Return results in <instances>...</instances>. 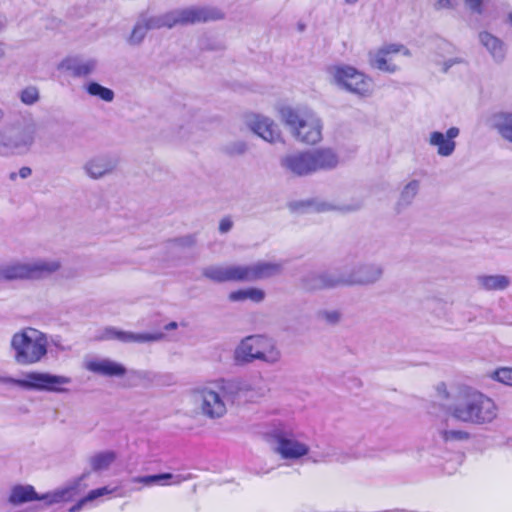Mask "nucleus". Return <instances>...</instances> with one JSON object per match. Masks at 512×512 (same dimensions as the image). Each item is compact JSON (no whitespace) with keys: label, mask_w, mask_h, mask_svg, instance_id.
<instances>
[{"label":"nucleus","mask_w":512,"mask_h":512,"mask_svg":"<svg viewBox=\"0 0 512 512\" xmlns=\"http://www.w3.org/2000/svg\"><path fill=\"white\" fill-rule=\"evenodd\" d=\"M248 389L242 381L223 378L197 383L187 391V414L195 419L219 421L227 416Z\"/></svg>","instance_id":"nucleus-1"},{"label":"nucleus","mask_w":512,"mask_h":512,"mask_svg":"<svg viewBox=\"0 0 512 512\" xmlns=\"http://www.w3.org/2000/svg\"><path fill=\"white\" fill-rule=\"evenodd\" d=\"M447 411L459 422L478 426L490 425L499 416V407L496 402L472 388L460 389Z\"/></svg>","instance_id":"nucleus-2"},{"label":"nucleus","mask_w":512,"mask_h":512,"mask_svg":"<svg viewBox=\"0 0 512 512\" xmlns=\"http://www.w3.org/2000/svg\"><path fill=\"white\" fill-rule=\"evenodd\" d=\"M277 113L281 123L297 142L315 145L322 140L323 121L313 109L281 105Z\"/></svg>","instance_id":"nucleus-3"},{"label":"nucleus","mask_w":512,"mask_h":512,"mask_svg":"<svg viewBox=\"0 0 512 512\" xmlns=\"http://www.w3.org/2000/svg\"><path fill=\"white\" fill-rule=\"evenodd\" d=\"M49 336L45 332L26 326L14 332L9 340V352L14 363L21 367L44 362L49 353Z\"/></svg>","instance_id":"nucleus-4"},{"label":"nucleus","mask_w":512,"mask_h":512,"mask_svg":"<svg viewBox=\"0 0 512 512\" xmlns=\"http://www.w3.org/2000/svg\"><path fill=\"white\" fill-rule=\"evenodd\" d=\"M61 267L58 259L13 260L0 264V282L39 281L57 273Z\"/></svg>","instance_id":"nucleus-5"},{"label":"nucleus","mask_w":512,"mask_h":512,"mask_svg":"<svg viewBox=\"0 0 512 512\" xmlns=\"http://www.w3.org/2000/svg\"><path fill=\"white\" fill-rule=\"evenodd\" d=\"M72 382L71 378L64 375L52 374L42 371H29L24 373L23 378L17 379L11 376H0V384L13 385L24 390L66 393L64 387Z\"/></svg>","instance_id":"nucleus-6"},{"label":"nucleus","mask_w":512,"mask_h":512,"mask_svg":"<svg viewBox=\"0 0 512 512\" xmlns=\"http://www.w3.org/2000/svg\"><path fill=\"white\" fill-rule=\"evenodd\" d=\"M327 73L331 83L349 93L362 98L370 97L373 94L372 78L351 65H332L328 67Z\"/></svg>","instance_id":"nucleus-7"},{"label":"nucleus","mask_w":512,"mask_h":512,"mask_svg":"<svg viewBox=\"0 0 512 512\" xmlns=\"http://www.w3.org/2000/svg\"><path fill=\"white\" fill-rule=\"evenodd\" d=\"M36 134L34 124L13 126L0 132V155L12 156L27 153L32 147Z\"/></svg>","instance_id":"nucleus-8"},{"label":"nucleus","mask_w":512,"mask_h":512,"mask_svg":"<svg viewBox=\"0 0 512 512\" xmlns=\"http://www.w3.org/2000/svg\"><path fill=\"white\" fill-rule=\"evenodd\" d=\"M243 121L249 130L264 141L270 144L284 143L282 132L272 118L258 113H248Z\"/></svg>","instance_id":"nucleus-9"},{"label":"nucleus","mask_w":512,"mask_h":512,"mask_svg":"<svg viewBox=\"0 0 512 512\" xmlns=\"http://www.w3.org/2000/svg\"><path fill=\"white\" fill-rule=\"evenodd\" d=\"M398 55L409 57L411 53L402 44H387L369 53V64L380 71L395 73L399 70V65L396 63Z\"/></svg>","instance_id":"nucleus-10"},{"label":"nucleus","mask_w":512,"mask_h":512,"mask_svg":"<svg viewBox=\"0 0 512 512\" xmlns=\"http://www.w3.org/2000/svg\"><path fill=\"white\" fill-rule=\"evenodd\" d=\"M342 286L370 285L383 276V267L376 263H363L355 266L349 273H340Z\"/></svg>","instance_id":"nucleus-11"},{"label":"nucleus","mask_w":512,"mask_h":512,"mask_svg":"<svg viewBox=\"0 0 512 512\" xmlns=\"http://www.w3.org/2000/svg\"><path fill=\"white\" fill-rule=\"evenodd\" d=\"M174 24L190 25L222 18V13L214 8L191 6L172 10Z\"/></svg>","instance_id":"nucleus-12"},{"label":"nucleus","mask_w":512,"mask_h":512,"mask_svg":"<svg viewBox=\"0 0 512 512\" xmlns=\"http://www.w3.org/2000/svg\"><path fill=\"white\" fill-rule=\"evenodd\" d=\"M460 135V129L451 126L445 132L434 130L431 131L427 138V144L436 150L438 156L448 158L452 156L456 150V139Z\"/></svg>","instance_id":"nucleus-13"},{"label":"nucleus","mask_w":512,"mask_h":512,"mask_svg":"<svg viewBox=\"0 0 512 512\" xmlns=\"http://www.w3.org/2000/svg\"><path fill=\"white\" fill-rule=\"evenodd\" d=\"M165 334L162 332L155 333H134L130 331L120 330L116 327H105L98 336L99 340H117L122 343H148L158 342L164 339Z\"/></svg>","instance_id":"nucleus-14"},{"label":"nucleus","mask_w":512,"mask_h":512,"mask_svg":"<svg viewBox=\"0 0 512 512\" xmlns=\"http://www.w3.org/2000/svg\"><path fill=\"white\" fill-rule=\"evenodd\" d=\"M274 451L284 460L297 461L309 453V446L292 435L277 434Z\"/></svg>","instance_id":"nucleus-15"},{"label":"nucleus","mask_w":512,"mask_h":512,"mask_svg":"<svg viewBox=\"0 0 512 512\" xmlns=\"http://www.w3.org/2000/svg\"><path fill=\"white\" fill-rule=\"evenodd\" d=\"M84 368L102 377H124L128 370L122 363L107 357H92L84 360Z\"/></svg>","instance_id":"nucleus-16"},{"label":"nucleus","mask_w":512,"mask_h":512,"mask_svg":"<svg viewBox=\"0 0 512 512\" xmlns=\"http://www.w3.org/2000/svg\"><path fill=\"white\" fill-rule=\"evenodd\" d=\"M280 164L284 170L295 176H308L315 173L309 149L286 154L281 158Z\"/></svg>","instance_id":"nucleus-17"},{"label":"nucleus","mask_w":512,"mask_h":512,"mask_svg":"<svg viewBox=\"0 0 512 512\" xmlns=\"http://www.w3.org/2000/svg\"><path fill=\"white\" fill-rule=\"evenodd\" d=\"M89 475L90 472H84L69 485L39 496V500L45 501L47 505L72 501L75 496L82 493L88 487V485L84 483V480L87 479Z\"/></svg>","instance_id":"nucleus-18"},{"label":"nucleus","mask_w":512,"mask_h":512,"mask_svg":"<svg viewBox=\"0 0 512 512\" xmlns=\"http://www.w3.org/2000/svg\"><path fill=\"white\" fill-rule=\"evenodd\" d=\"M301 287L309 292L342 286L341 274L335 272H309L300 280Z\"/></svg>","instance_id":"nucleus-19"},{"label":"nucleus","mask_w":512,"mask_h":512,"mask_svg":"<svg viewBox=\"0 0 512 512\" xmlns=\"http://www.w3.org/2000/svg\"><path fill=\"white\" fill-rule=\"evenodd\" d=\"M309 151L315 173L334 170L340 164L339 154L331 147H319Z\"/></svg>","instance_id":"nucleus-20"},{"label":"nucleus","mask_w":512,"mask_h":512,"mask_svg":"<svg viewBox=\"0 0 512 512\" xmlns=\"http://www.w3.org/2000/svg\"><path fill=\"white\" fill-rule=\"evenodd\" d=\"M118 166V159L113 156H97L89 159L83 169L92 179H101L112 174Z\"/></svg>","instance_id":"nucleus-21"},{"label":"nucleus","mask_w":512,"mask_h":512,"mask_svg":"<svg viewBox=\"0 0 512 512\" xmlns=\"http://www.w3.org/2000/svg\"><path fill=\"white\" fill-rule=\"evenodd\" d=\"M98 61L95 58L73 56L64 59L60 68L69 72L73 77H87L95 72Z\"/></svg>","instance_id":"nucleus-22"},{"label":"nucleus","mask_w":512,"mask_h":512,"mask_svg":"<svg viewBox=\"0 0 512 512\" xmlns=\"http://www.w3.org/2000/svg\"><path fill=\"white\" fill-rule=\"evenodd\" d=\"M197 243L195 235H185L168 240L163 246V259L166 261L180 260L183 254Z\"/></svg>","instance_id":"nucleus-23"},{"label":"nucleus","mask_w":512,"mask_h":512,"mask_svg":"<svg viewBox=\"0 0 512 512\" xmlns=\"http://www.w3.org/2000/svg\"><path fill=\"white\" fill-rule=\"evenodd\" d=\"M258 353L256 360L268 365H276L282 359V352L276 341L270 337L257 335Z\"/></svg>","instance_id":"nucleus-24"},{"label":"nucleus","mask_w":512,"mask_h":512,"mask_svg":"<svg viewBox=\"0 0 512 512\" xmlns=\"http://www.w3.org/2000/svg\"><path fill=\"white\" fill-rule=\"evenodd\" d=\"M480 44L486 49L496 63H502L506 57V44L502 39L488 31H481L478 34Z\"/></svg>","instance_id":"nucleus-25"},{"label":"nucleus","mask_w":512,"mask_h":512,"mask_svg":"<svg viewBox=\"0 0 512 512\" xmlns=\"http://www.w3.org/2000/svg\"><path fill=\"white\" fill-rule=\"evenodd\" d=\"M475 283L476 287L482 291H504L511 285V279L503 274H478L475 277Z\"/></svg>","instance_id":"nucleus-26"},{"label":"nucleus","mask_w":512,"mask_h":512,"mask_svg":"<svg viewBox=\"0 0 512 512\" xmlns=\"http://www.w3.org/2000/svg\"><path fill=\"white\" fill-rule=\"evenodd\" d=\"M257 335L244 338L234 351V358L238 363H252L256 361L257 353Z\"/></svg>","instance_id":"nucleus-27"},{"label":"nucleus","mask_w":512,"mask_h":512,"mask_svg":"<svg viewBox=\"0 0 512 512\" xmlns=\"http://www.w3.org/2000/svg\"><path fill=\"white\" fill-rule=\"evenodd\" d=\"M490 123L504 140L512 144V113L503 111L494 113Z\"/></svg>","instance_id":"nucleus-28"},{"label":"nucleus","mask_w":512,"mask_h":512,"mask_svg":"<svg viewBox=\"0 0 512 512\" xmlns=\"http://www.w3.org/2000/svg\"><path fill=\"white\" fill-rule=\"evenodd\" d=\"M282 269L280 263L274 262L259 261L250 264L251 282L276 276L282 272Z\"/></svg>","instance_id":"nucleus-29"},{"label":"nucleus","mask_w":512,"mask_h":512,"mask_svg":"<svg viewBox=\"0 0 512 512\" xmlns=\"http://www.w3.org/2000/svg\"><path fill=\"white\" fill-rule=\"evenodd\" d=\"M39 500V495L31 485H15L11 488L8 501L14 506Z\"/></svg>","instance_id":"nucleus-30"},{"label":"nucleus","mask_w":512,"mask_h":512,"mask_svg":"<svg viewBox=\"0 0 512 512\" xmlns=\"http://www.w3.org/2000/svg\"><path fill=\"white\" fill-rule=\"evenodd\" d=\"M420 185L419 180L412 179L403 186L396 202V209L398 212L412 205L419 193Z\"/></svg>","instance_id":"nucleus-31"},{"label":"nucleus","mask_w":512,"mask_h":512,"mask_svg":"<svg viewBox=\"0 0 512 512\" xmlns=\"http://www.w3.org/2000/svg\"><path fill=\"white\" fill-rule=\"evenodd\" d=\"M116 459L117 453L115 451L104 450L90 456L88 463L93 471L101 472L108 470Z\"/></svg>","instance_id":"nucleus-32"},{"label":"nucleus","mask_w":512,"mask_h":512,"mask_svg":"<svg viewBox=\"0 0 512 512\" xmlns=\"http://www.w3.org/2000/svg\"><path fill=\"white\" fill-rule=\"evenodd\" d=\"M231 302H243L250 300L254 303H260L265 299V292L259 288H246L232 291L228 295Z\"/></svg>","instance_id":"nucleus-33"},{"label":"nucleus","mask_w":512,"mask_h":512,"mask_svg":"<svg viewBox=\"0 0 512 512\" xmlns=\"http://www.w3.org/2000/svg\"><path fill=\"white\" fill-rule=\"evenodd\" d=\"M149 476V486H170V485H179L188 477L183 476L181 474H172V473H161L156 475H148Z\"/></svg>","instance_id":"nucleus-34"},{"label":"nucleus","mask_w":512,"mask_h":512,"mask_svg":"<svg viewBox=\"0 0 512 512\" xmlns=\"http://www.w3.org/2000/svg\"><path fill=\"white\" fill-rule=\"evenodd\" d=\"M117 488L101 487L91 490L85 497L81 498L75 505H73L69 512H79L87 503L93 502L96 499L112 494Z\"/></svg>","instance_id":"nucleus-35"},{"label":"nucleus","mask_w":512,"mask_h":512,"mask_svg":"<svg viewBox=\"0 0 512 512\" xmlns=\"http://www.w3.org/2000/svg\"><path fill=\"white\" fill-rule=\"evenodd\" d=\"M202 275L214 282H229L228 265L207 266L203 268Z\"/></svg>","instance_id":"nucleus-36"},{"label":"nucleus","mask_w":512,"mask_h":512,"mask_svg":"<svg viewBox=\"0 0 512 512\" xmlns=\"http://www.w3.org/2000/svg\"><path fill=\"white\" fill-rule=\"evenodd\" d=\"M144 19L150 30L160 28L171 29L175 27L172 11L157 16L144 17Z\"/></svg>","instance_id":"nucleus-37"},{"label":"nucleus","mask_w":512,"mask_h":512,"mask_svg":"<svg viewBox=\"0 0 512 512\" xmlns=\"http://www.w3.org/2000/svg\"><path fill=\"white\" fill-rule=\"evenodd\" d=\"M229 282H251L249 265H228Z\"/></svg>","instance_id":"nucleus-38"},{"label":"nucleus","mask_w":512,"mask_h":512,"mask_svg":"<svg viewBox=\"0 0 512 512\" xmlns=\"http://www.w3.org/2000/svg\"><path fill=\"white\" fill-rule=\"evenodd\" d=\"M149 30L150 29L144 17H141L134 25L128 38V43L133 46L141 44Z\"/></svg>","instance_id":"nucleus-39"},{"label":"nucleus","mask_w":512,"mask_h":512,"mask_svg":"<svg viewBox=\"0 0 512 512\" xmlns=\"http://www.w3.org/2000/svg\"><path fill=\"white\" fill-rule=\"evenodd\" d=\"M86 91L91 96L98 97L105 102H112L115 96L111 89L106 88L97 82H90L86 86Z\"/></svg>","instance_id":"nucleus-40"},{"label":"nucleus","mask_w":512,"mask_h":512,"mask_svg":"<svg viewBox=\"0 0 512 512\" xmlns=\"http://www.w3.org/2000/svg\"><path fill=\"white\" fill-rule=\"evenodd\" d=\"M223 151L229 156L242 155L247 151V143L242 140L233 141L225 144Z\"/></svg>","instance_id":"nucleus-41"},{"label":"nucleus","mask_w":512,"mask_h":512,"mask_svg":"<svg viewBox=\"0 0 512 512\" xmlns=\"http://www.w3.org/2000/svg\"><path fill=\"white\" fill-rule=\"evenodd\" d=\"M20 99L26 105H32L39 99V91L36 87L29 86L20 92Z\"/></svg>","instance_id":"nucleus-42"},{"label":"nucleus","mask_w":512,"mask_h":512,"mask_svg":"<svg viewBox=\"0 0 512 512\" xmlns=\"http://www.w3.org/2000/svg\"><path fill=\"white\" fill-rule=\"evenodd\" d=\"M441 436L444 441H464L468 440L470 434L464 430H443Z\"/></svg>","instance_id":"nucleus-43"},{"label":"nucleus","mask_w":512,"mask_h":512,"mask_svg":"<svg viewBox=\"0 0 512 512\" xmlns=\"http://www.w3.org/2000/svg\"><path fill=\"white\" fill-rule=\"evenodd\" d=\"M319 319L327 324H337L341 320V313L337 310H323L318 313Z\"/></svg>","instance_id":"nucleus-44"},{"label":"nucleus","mask_w":512,"mask_h":512,"mask_svg":"<svg viewBox=\"0 0 512 512\" xmlns=\"http://www.w3.org/2000/svg\"><path fill=\"white\" fill-rule=\"evenodd\" d=\"M493 378L503 384L512 386V368H500L493 374Z\"/></svg>","instance_id":"nucleus-45"},{"label":"nucleus","mask_w":512,"mask_h":512,"mask_svg":"<svg viewBox=\"0 0 512 512\" xmlns=\"http://www.w3.org/2000/svg\"><path fill=\"white\" fill-rule=\"evenodd\" d=\"M131 373L143 383H153L157 378L154 372L148 370H132Z\"/></svg>","instance_id":"nucleus-46"},{"label":"nucleus","mask_w":512,"mask_h":512,"mask_svg":"<svg viewBox=\"0 0 512 512\" xmlns=\"http://www.w3.org/2000/svg\"><path fill=\"white\" fill-rule=\"evenodd\" d=\"M485 0H463L466 8L473 14L481 15L484 12Z\"/></svg>","instance_id":"nucleus-47"},{"label":"nucleus","mask_w":512,"mask_h":512,"mask_svg":"<svg viewBox=\"0 0 512 512\" xmlns=\"http://www.w3.org/2000/svg\"><path fill=\"white\" fill-rule=\"evenodd\" d=\"M131 483L134 484H141V487L134 488L135 491H140L142 487H150L149 486V476L143 475V476H135L130 479Z\"/></svg>","instance_id":"nucleus-48"},{"label":"nucleus","mask_w":512,"mask_h":512,"mask_svg":"<svg viewBox=\"0 0 512 512\" xmlns=\"http://www.w3.org/2000/svg\"><path fill=\"white\" fill-rule=\"evenodd\" d=\"M455 7L456 2L454 0H437L434 4L436 10L454 9Z\"/></svg>","instance_id":"nucleus-49"},{"label":"nucleus","mask_w":512,"mask_h":512,"mask_svg":"<svg viewBox=\"0 0 512 512\" xmlns=\"http://www.w3.org/2000/svg\"><path fill=\"white\" fill-rule=\"evenodd\" d=\"M232 226L233 221L229 217L223 218L219 223V231L221 233H227L228 231L231 230Z\"/></svg>","instance_id":"nucleus-50"},{"label":"nucleus","mask_w":512,"mask_h":512,"mask_svg":"<svg viewBox=\"0 0 512 512\" xmlns=\"http://www.w3.org/2000/svg\"><path fill=\"white\" fill-rule=\"evenodd\" d=\"M315 209L319 212H326V211H331V210H334L337 208H336V206H334L331 203L321 201V202H317L315 204Z\"/></svg>","instance_id":"nucleus-51"},{"label":"nucleus","mask_w":512,"mask_h":512,"mask_svg":"<svg viewBox=\"0 0 512 512\" xmlns=\"http://www.w3.org/2000/svg\"><path fill=\"white\" fill-rule=\"evenodd\" d=\"M31 173H32L31 168L26 167V166L20 168V170H19V176L23 179L29 177L31 175Z\"/></svg>","instance_id":"nucleus-52"},{"label":"nucleus","mask_w":512,"mask_h":512,"mask_svg":"<svg viewBox=\"0 0 512 512\" xmlns=\"http://www.w3.org/2000/svg\"><path fill=\"white\" fill-rule=\"evenodd\" d=\"M360 207H361V203H356L353 206H343V207H341L339 209L343 210V211H352V210H357Z\"/></svg>","instance_id":"nucleus-53"},{"label":"nucleus","mask_w":512,"mask_h":512,"mask_svg":"<svg viewBox=\"0 0 512 512\" xmlns=\"http://www.w3.org/2000/svg\"><path fill=\"white\" fill-rule=\"evenodd\" d=\"M178 327V324L176 322H170L169 324H167L165 326V330L169 331V330H174Z\"/></svg>","instance_id":"nucleus-54"},{"label":"nucleus","mask_w":512,"mask_h":512,"mask_svg":"<svg viewBox=\"0 0 512 512\" xmlns=\"http://www.w3.org/2000/svg\"><path fill=\"white\" fill-rule=\"evenodd\" d=\"M5 45L3 43H0V59H2L5 56Z\"/></svg>","instance_id":"nucleus-55"},{"label":"nucleus","mask_w":512,"mask_h":512,"mask_svg":"<svg viewBox=\"0 0 512 512\" xmlns=\"http://www.w3.org/2000/svg\"><path fill=\"white\" fill-rule=\"evenodd\" d=\"M454 63H456L455 60H449L448 62L445 63V67H444V71L446 72L448 70V68L453 65Z\"/></svg>","instance_id":"nucleus-56"},{"label":"nucleus","mask_w":512,"mask_h":512,"mask_svg":"<svg viewBox=\"0 0 512 512\" xmlns=\"http://www.w3.org/2000/svg\"><path fill=\"white\" fill-rule=\"evenodd\" d=\"M505 23L509 24L512 26V12L508 13L506 19H505Z\"/></svg>","instance_id":"nucleus-57"},{"label":"nucleus","mask_w":512,"mask_h":512,"mask_svg":"<svg viewBox=\"0 0 512 512\" xmlns=\"http://www.w3.org/2000/svg\"><path fill=\"white\" fill-rule=\"evenodd\" d=\"M344 1L347 4L353 5V4H356L359 0H344Z\"/></svg>","instance_id":"nucleus-58"},{"label":"nucleus","mask_w":512,"mask_h":512,"mask_svg":"<svg viewBox=\"0 0 512 512\" xmlns=\"http://www.w3.org/2000/svg\"><path fill=\"white\" fill-rule=\"evenodd\" d=\"M3 116H4V113H3V111L0 109V121L2 120Z\"/></svg>","instance_id":"nucleus-59"},{"label":"nucleus","mask_w":512,"mask_h":512,"mask_svg":"<svg viewBox=\"0 0 512 512\" xmlns=\"http://www.w3.org/2000/svg\"><path fill=\"white\" fill-rule=\"evenodd\" d=\"M15 176L16 175L13 173V174H11L10 178L13 180V179H15Z\"/></svg>","instance_id":"nucleus-60"}]
</instances>
